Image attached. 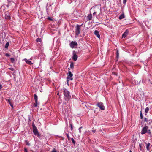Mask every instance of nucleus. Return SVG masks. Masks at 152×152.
<instances>
[{
    "mask_svg": "<svg viewBox=\"0 0 152 152\" xmlns=\"http://www.w3.org/2000/svg\"><path fill=\"white\" fill-rule=\"evenodd\" d=\"M64 94L65 96V99L66 100H68L70 98L71 96L69 95V91L66 88L63 89Z\"/></svg>",
    "mask_w": 152,
    "mask_h": 152,
    "instance_id": "f257e3e1",
    "label": "nucleus"
},
{
    "mask_svg": "<svg viewBox=\"0 0 152 152\" xmlns=\"http://www.w3.org/2000/svg\"><path fill=\"white\" fill-rule=\"evenodd\" d=\"M82 24L79 25L78 24L76 26V29L75 30V35L77 36H78L80 34V27L82 26Z\"/></svg>",
    "mask_w": 152,
    "mask_h": 152,
    "instance_id": "f03ea898",
    "label": "nucleus"
},
{
    "mask_svg": "<svg viewBox=\"0 0 152 152\" xmlns=\"http://www.w3.org/2000/svg\"><path fill=\"white\" fill-rule=\"evenodd\" d=\"M96 105L99 108L100 110H104L105 109V107L103 103L101 102H98Z\"/></svg>",
    "mask_w": 152,
    "mask_h": 152,
    "instance_id": "7ed1b4c3",
    "label": "nucleus"
},
{
    "mask_svg": "<svg viewBox=\"0 0 152 152\" xmlns=\"http://www.w3.org/2000/svg\"><path fill=\"white\" fill-rule=\"evenodd\" d=\"M72 76L73 74H72L71 72L69 71L68 76L67 77V80L69 81L72 80H73L72 77Z\"/></svg>",
    "mask_w": 152,
    "mask_h": 152,
    "instance_id": "20e7f679",
    "label": "nucleus"
},
{
    "mask_svg": "<svg viewBox=\"0 0 152 152\" xmlns=\"http://www.w3.org/2000/svg\"><path fill=\"white\" fill-rule=\"evenodd\" d=\"M33 131L35 135H37L38 137L40 136V134L39 133L37 127L33 128Z\"/></svg>",
    "mask_w": 152,
    "mask_h": 152,
    "instance_id": "39448f33",
    "label": "nucleus"
},
{
    "mask_svg": "<svg viewBox=\"0 0 152 152\" xmlns=\"http://www.w3.org/2000/svg\"><path fill=\"white\" fill-rule=\"evenodd\" d=\"M148 129V127L147 126H145L144 127L141 132V134L143 135L146 133Z\"/></svg>",
    "mask_w": 152,
    "mask_h": 152,
    "instance_id": "423d86ee",
    "label": "nucleus"
},
{
    "mask_svg": "<svg viewBox=\"0 0 152 152\" xmlns=\"http://www.w3.org/2000/svg\"><path fill=\"white\" fill-rule=\"evenodd\" d=\"M77 43L76 41H72L70 44V46L71 48H73L75 47V46H77Z\"/></svg>",
    "mask_w": 152,
    "mask_h": 152,
    "instance_id": "0eeeda50",
    "label": "nucleus"
},
{
    "mask_svg": "<svg viewBox=\"0 0 152 152\" xmlns=\"http://www.w3.org/2000/svg\"><path fill=\"white\" fill-rule=\"evenodd\" d=\"M129 31L128 29H126L124 33L122 35V38H125L126 36L128 35L129 33Z\"/></svg>",
    "mask_w": 152,
    "mask_h": 152,
    "instance_id": "6e6552de",
    "label": "nucleus"
},
{
    "mask_svg": "<svg viewBox=\"0 0 152 152\" xmlns=\"http://www.w3.org/2000/svg\"><path fill=\"white\" fill-rule=\"evenodd\" d=\"M77 56L76 55L75 53L74 52L73 53V56L72 57V59L74 61H76L77 60Z\"/></svg>",
    "mask_w": 152,
    "mask_h": 152,
    "instance_id": "1a4fd4ad",
    "label": "nucleus"
},
{
    "mask_svg": "<svg viewBox=\"0 0 152 152\" xmlns=\"http://www.w3.org/2000/svg\"><path fill=\"white\" fill-rule=\"evenodd\" d=\"M5 17L6 19L10 20V17L9 15V14L8 12L5 13Z\"/></svg>",
    "mask_w": 152,
    "mask_h": 152,
    "instance_id": "9d476101",
    "label": "nucleus"
},
{
    "mask_svg": "<svg viewBox=\"0 0 152 152\" xmlns=\"http://www.w3.org/2000/svg\"><path fill=\"white\" fill-rule=\"evenodd\" d=\"M94 34L97 37L99 38H100V36L99 32L97 30H95L94 31Z\"/></svg>",
    "mask_w": 152,
    "mask_h": 152,
    "instance_id": "9b49d317",
    "label": "nucleus"
},
{
    "mask_svg": "<svg viewBox=\"0 0 152 152\" xmlns=\"http://www.w3.org/2000/svg\"><path fill=\"white\" fill-rule=\"evenodd\" d=\"M24 60L27 64H29L30 65H31L33 64L31 61L28 60L26 58L24 59Z\"/></svg>",
    "mask_w": 152,
    "mask_h": 152,
    "instance_id": "f8f14e48",
    "label": "nucleus"
},
{
    "mask_svg": "<svg viewBox=\"0 0 152 152\" xmlns=\"http://www.w3.org/2000/svg\"><path fill=\"white\" fill-rule=\"evenodd\" d=\"M145 144H146V148L148 150H149L150 149L149 147L151 145L150 143H148V144H146V143H145Z\"/></svg>",
    "mask_w": 152,
    "mask_h": 152,
    "instance_id": "ddd939ff",
    "label": "nucleus"
},
{
    "mask_svg": "<svg viewBox=\"0 0 152 152\" xmlns=\"http://www.w3.org/2000/svg\"><path fill=\"white\" fill-rule=\"evenodd\" d=\"M124 18V14H121L119 17V19L120 20Z\"/></svg>",
    "mask_w": 152,
    "mask_h": 152,
    "instance_id": "4468645a",
    "label": "nucleus"
},
{
    "mask_svg": "<svg viewBox=\"0 0 152 152\" xmlns=\"http://www.w3.org/2000/svg\"><path fill=\"white\" fill-rule=\"evenodd\" d=\"M92 15L91 14L88 15L87 16V18L88 20H90L92 18Z\"/></svg>",
    "mask_w": 152,
    "mask_h": 152,
    "instance_id": "2eb2a0df",
    "label": "nucleus"
},
{
    "mask_svg": "<svg viewBox=\"0 0 152 152\" xmlns=\"http://www.w3.org/2000/svg\"><path fill=\"white\" fill-rule=\"evenodd\" d=\"M34 99L35 100V102H38V97L36 94H34Z\"/></svg>",
    "mask_w": 152,
    "mask_h": 152,
    "instance_id": "dca6fc26",
    "label": "nucleus"
},
{
    "mask_svg": "<svg viewBox=\"0 0 152 152\" xmlns=\"http://www.w3.org/2000/svg\"><path fill=\"white\" fill-rule=\"evenodd\" d=\"M74 67V64L72 62L71 63L70 65V68L71 69H73Z\"/></svg>",
    "mask_w": 152,
    "mask_h": 152,
    "instance_id": "f3484780",
    "label": "nucleus"
},
{
    "mask_svg": "<svg viewBox=\"0 0 152 152\" xmlns=\"http://www.w3.org/2000/svg\"><path fill=\"white\" fill-rule=\"evenodd\" d=\"M139 146L140 147V150L141 151L143 150V148L142 147V144L141 143H139Z\"/></svg>",
    "mask_w": 152,
    "mask_h": 152,
    "instance_id": "a211bd4d",
    "label": "nucleus"
},
{
    "mask_svg": "<svg viewBox=\"0 0 152 152\" xmlns=\"http://www.w3.org/2000/svg\"><path fill=\"white\" fill-rule=\"evenodd\" d=\"M149 110V108L148 107H146L145 109V114H147Z\"/></svg>",
    "mask_w": 152,
    "mask_h": 152,
    "instance_id": "6ab92c4d",
    "label": "nucleus"
},
{
    "mask_svg": "<svg viewBox=\"0 0 152 152\" xmlns=\"http://www.w3.org/2000/svg\"><path fill=\"white\" fill-rule=\"evenodd\" d=\"M9 45H10V43L9 42H7L6 44V45H5V48L7 49L8 48V46H9Z\"/></svg>",
    "mask_w": 152,
    "mask_h": 152,
    "instance_id": "aec40b11",
    "label": "nucleus"
},
{
    "mask_svg": "<svg viewBox=\"0 0 152 152\" xmlns=\"http://www.w3.org/2000/svg\"><path fill=\"white\" fill-rule=\"evenodd\" d=\"M36 41L37 42H41V39L40 38H38L36 39Z\"/></svg>",
    "mask_w": 152,
    "mask_h": 152,
    "instance_id": "412c9836",
    "label": "nucleus"
},
{
    "mask_svg": "<svg viewBox=\"0 0 152 152\" xmlns=\"http://www.w3.org/2000/svg\"><path fill=\"white\" fill-rule=\"evenodd\" d=\"M140 118L141 119H143L142 114V113L141 111V112H140Z\"/></svg>",
    "mask_w": 152,
    "mask_h": 152,
    "instance_id": "4be33fe9",
    "label": "nucleus"
},
{
    "mask_svg": "<svg viewBox=\"0 0 152 152\" xmlns=\"http://www.w3.org/2000/svg\"><path fill=\"white\" fill-rule=\"evenodd\" d=\"M28 117L29 120L31 121V115H28Z\"/></svg>",
    "mask_w": 152,
    "mask_h": 152,
    "instance_id": "5701e85b",
    "label": "nucleus"
},
{
    "mask_svg": "<svg viewBox=\"0 0 152 152\" xmlns=\"http://www.w3.org/2000/svg\"><path fill=\"white\" fill-rule=\"evenodd\" d=\"M70 127L71 128V130H72L73 129V125L72 124H70Z\"/></svg>",
    "mask_w": 152,
    "mask_h": 152,
    "instance_id": "b1692460",
    "label": "nucleus"
},
{
    "mask_svg": "<svg viewBox=\"0 0 152 152\" xmlns=\"http://www.w3.org/2000/svg\"><path fill=\"white\" fill-rule=\"evenodd\" d=\"M32 126L33 128H34L36 127V126H35V124L34 122H33V123H32Z\"/></svg>",
    "mask_w": 152,
    "mask_h": 152,
    "instance_id": "393cba45",
    "label": "nucleus"
},
{
    "mask_svg": "<svg viewBox=\"0 0 152 152\" xmlns=\"http://www.w3.org/2000/svg\"><path fill=\"white\" fill-rule=\"evenodd\" d=\"M71 140H72V143H73V144H75V142L74 139H73V138H72L71 139Z\"/></svg>",
    "mask_w": 152,
    "mask_h": 152,
    "instance_id": "a878e982",
    "label": "nucleus"
},
{
    "mask_svg": "<svg viewBox=\"0 0 152 152\" xmlns=\"http://www.w3.org/2000/svg\"><path fill=\"white\" fill-rule=\"evenodd\" d=\"M48 19L50 20V21H53V20L50 17H48Z\"/></svg>",
    "mask_w": 152,
    "mask_h": 152,
    "instance_id": "bb28decb",
    "label": "nucleus"
},
{
    "mask_svg": "<svg viewBox=\"0 0 152 152\" xmlns=\"http://www.w3.org/2000/svg\"><path fill=\"white\" fill-rule=\"evenodd\" d=\"M37 104H38L37 102H35V103L34 104V106L35 107H36L37 106Z\"/></svg>",
    "mask_w": 152,
    "mask_h": 152,
    "instance_id": "cd10ccee",
    "label": "nucleus"
},
{
    "mask_svg": "<svg viewBox=\"0 0 152 152\" xmlns=\"http://www.w3.org/2000/svg\"><path fill=\"white\" fill-rule=\"evenodd\" d=\"M9 2H14V1H15V0H7Z\"/></svg>",
    "mask_w": 152,
    "mask_h": 152,
    "instance_id": "c85d7f7f",
    "label": "nucleus"
},
{
    "mask_svg": "<svg viewBox=\"0 0 152 152\" xmlns=\"http://www.w3.org/2000/svg\"><path fill=\"white\" fill-rule=\"evenodd\" d=\"M10 60H11V61L12 63H13L14 62V61H15L14 59V58H11Z\"/></svg>",
    "mask_w": 152,
    "mask_h": 152,
    "instance_id": "c756f323",
    "label": "nucleus"
},
{
    "mask_svg": "<svg viewBox=\"0 0 152 152\" xmlns=\"http://www.w3.org/2000/svg\"><path fill=\"white\" fill-rule=\"evenodd\" d=\"M144 120L146 122H148V121H149L148 120V119L147 118H144Z\"/></svg>",
    "mask_w": 152,
    "mask_h": 152,
    "instance_id": "7c9ffc66",
    "label": "nucleus"
},
{
    "mask_svg": "<svg viewBox=\"0 0 152 152\" xmlns=\"http://www.w3.org/2000/svg\"><path fill=\"white\" fill-rule=\"evenodd\" d=\"M66 136H67L68 139L69 140L70 139V137H69V134H68L66 133Z\"/></svg>",
    "mask_w": 152,
    "mask_h": 152,
    "instance_id": "2f4dec72",
    "label": "nucleus"
},
{
    "mask_svg": "<svg viewBox=\"0 0 152 152\" xmlns=\"http://www.w3.org/2000/svg\"><path fill=\"white\" fill-rule=\"evenodd\" d=\"M118 55H119V53H118V50L117 51V56H116V57H117V58H118Z\"/></svg>",
    "mask_w": 152,
    "mask_h": 152,
    "instance_id": "473e14b6",
    "label": "nucleus"
},
{
    "mask_svg": "<svg viewBox=\"0 0 152 152\" xmlns=\"http://www.w3.org/2000/svg\"><path fill=\"white\" fill-rule=\"evenodd\" d=\"M127 0H123V3L124 4H125Z\"/></svg>",
    "mask_w": 152,
    "mask_h": 152,
    "instance_id": "72a5a7b5",
    "label": "nucleus"
},
{
    "mask_svg": "<svg viewBox=\"0 0 152 152\" xmlns=\"http://www.w3.org/2000/svg\"><path fill=\"white\" fill-rule=\"evenodd\" d=\"M6 101L9 103H11L10 102V99H6Z\"/></svg>",
    "mask_w": 152,
    "mask_h": 152,
    "instance_id": "f704fd0d",
    "label": "nucleus"
},
{
    "mask_svg": "<svg viewBox=\"0 0 152 152\" xmlns=\"http://www.w3.org/2000/svg\"><path fill=\"white\" fill-rule=\"evenodd\" d=\"M82 127H80V128H79V132H80V133L81 131V129H82Z\"/></svg>",
    "mask_w": 152,
    "mask_h": 152,
    "instance_id": "c9c22d12",
    "label": "nucleus"
},
{
    "mask_svg": "<svg viewBox=\"0 0 152 152\" xmlns=\"http://www.w3.org/2000/svg\"><path fill=\"white\" fill-rule=\"evenodd\" d=\"M24 151L25 152H28L26 148H25L24 149Z\"/></svg>",
    "mask_w": 152,
    "mask_h": 152,
    "instance_id": "e433bc0d",
    "label": "nucleus"
},
{
    "mask_svg": "<svg viewBox=\"0 0 152 152\" xmlns=\"http://www.w3.org/2000/svg\"><path fill=\"white\" fill-rule=\"evenodd\" d=\"M6 56H10V55L9 54L7 53L6 54Z\"/></svg>",
    "mask_w": 152,
    "mask_h": 152,
    "instance_id": "4c0bfd02",
    "label": "nucleus"
},
{
    "mask_svg": "<svg viewBox=\"0 0 152 152\" xmlns=\"http://www.w3.org/2000/svg\"><path fill=\"white\" fill-rule=\"evenodd\" d=\"M52 152H57L56 151V150H55V149H54L53 150H52Z\"/></svg>",
    "mask_w": 152,
    "mask_h": 152,
    "instance_id": "58836bf2",
    "label": "nucleus"
},
{
    "mask_svg": "<svg viewBox=\"0 0 152 152\" xmlns=\"http://www.w3.org/2000/svg\"><path fill=\"white\" fill-rule=\"evenodd\" d=\"M2 88V85H1L0 84V89H1Z\"/></svg>",
    "mask_w": 152,
    "mask_h": 152,
    "instance_id": "ea45409f",
    "label": "nucleus"
},
{
    "mask_svg": "<svg viewBox=\"0 0 152 152\" xmlns=\"http://www.w3.org/2000/svg\"><path fill=\"white\" fill-rule=\"evenodd\" d=\"M92 132H93L94 133H95V132H96V130H92Z\"/></svg>",
    "mask_w": 152,
    "mask_h": 152,
    "instance_id": "a19ab883",
    "label": "nucleus"
},
{
    "mask_svg": "<svg viewBox=\"0 0 152 152\" xmlns=\"http://www.w3.org/2000/svg\"><path fill=\"white\" fill-rule=\"evenodd\" d=\"M10 106H11V107H13V105L11 103H10Z\"/></svg>",
    "mask_w": 152,
    "mask_h": 152,
    "instance_id": "79ce46f5",
    "label": "nucleus"
},
{
    "mask_svg": "<svg viewBox=\"0 0 152 152\" xmlns=\"http://www.w3.org/2000/svg\"><path fill=\"white\" fill-rule=\"evenodd\" d=\"M26 144H27V145H30V143H28V142Z\"/></svg>",
    "mask_w": 152,
    "mask_h": 152,
    "instance_id": "37998d69",
    "label": "nucleus"
},
{
    "mask_svg": "<svg viewBox=\"0 0 152 152\" xmlns=\"http://www.w3.org/2000/svg\"><path fill=\"white\" fill-rule=\"evenodd\" d=\"M96 14V13L95 12H94V13H93V15H95Z\"/></svg>",
    "mask_w": 152,
    "mask_h": 152,
    "instance_id": "c03bdc74",
    "label": "nucleus"
},
{
    "mask_svg": "<svg viewBox=\"0 0 152 152\" xmlns=\"http://www.w3.org/2000/svg\"><path fill=\"white\" fill-rule=\"evenodd\" d=\"M97 152H100L99 151H97Z\"/></svg>",
    "mask_w": 152,
    "mask_h": 152,
    "instance_id": "a18cd8bd",
    "label": "nucleus"
},
{
    "mask_svg": "<svg viewBox=\"0 0 152 152\" xmlns=\"http://www.w3.org/2000/svg\"><path fill=\"white\" fill-rule=\"evenodd\" d=\"M48 9H47V11L48 12Z\"/></svg>",
    "mask_w": 152,
    "mask_h": 152,
    "instance_id": "49530a36",
    "label": "nucleus"
},
{
    "mask_svg": "<svg viewBox=\"0 0 152 152\" xmlns=\"http://www.w3.org/2000/svg\"><path fill=\"white\" fill-rule=\"evenodd\" d=\"M129 152H132L131 151H130Z\"/></svg>",
    "mask_w": 152,
    "mask_h": 152,
    "instance_id": "de8ad7c7",
    "label": "nucleus"
},
{
    "mask_svg": "<svg viewBox=\"0 0 152 152\" xmlns=\"http://www.w3.org/2000/svg\"><path fill=\"white\" fill-rule=\"evenodd\" d=\"M149 133H150L151 134V132H149Z\"/></svg>",
    "mask_w": 152,
    "mask_h": 152,
    "instance_id": "09e8293b",
    "label": "nucleus"
},
{
    "mask_svg": "<svg viewBox=\"0 0 152 152\" xmlns=\"http://www.w3.org/2000/svg\"><path fill=\"white\" fill-rule=\"evenodd\" d=\"M149 133H150L151 134V132H149Z\"/></svg>",
    "mask_w": 152,
    "mask_h": 152,
    "instance_id": "8fccbe9b",
    "label": "nucleus"
}]
</instances>
